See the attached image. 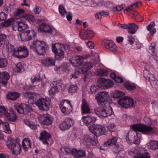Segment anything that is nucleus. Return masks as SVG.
I'll return each instance as SVG.
<instances>
[{"instance_id":"obj_1","label":"nucleus","mask_w":158,"mask_h":158,"mask_svg":"<svg viewBox=\"0 0 158 158\" xmlns=\"http://www.w3.org/2000/svg\"><path fill=\"white\" fill-rule=\"evenodd\" d=\"M8 51L12 52L14 56L18 59L25 58L28 56L29 54L28 49L23 46H19L16 48L10 46Z\"/></svg>"},{"instance_id":"obj_2","label":"nucleus","mask_w":158,"mask_h":158,"mask_svg":"<svg viewBox=\"0 0 158 158\" xmlns=\"http://www.w3.org/2000/svg\"><path fill=\"white\" fill-rule=\"evenodd\" d=\"M99 106L95 108L94 110L96 114L100 117L105 118L113 114L112 108L107 103H102L98 105Z\"/></svg>"},{"instance_id":"obj_3","label":"nucleus","mask_w":158,"mask_h":158,"mask_svg":"<svg viewBox=\"0 0 158 158\" xmlns=\"http://www.w3.org/2000/svg\"><path fill=\"white\" fill-rule=\"evenodd\" d=\"M31 48L37 54L43 55L47 49V45L45 42L39 40H34L30 45Z\"/></svg>"},{"instance_id":"obj_4","label":"nucleus","mask_w":158,"mask_h":158,"mask_svg":"<svg viewBox=\"0 0 158 158\" xmlns=\"http://www.w3.org/2000/svg\"><path fill=\"white\" fill-rule=\"evenodd\" d=\"M6 144L8 148L11 150L12 154L17 155L20 154L21 145L18 139L8 138Z\"/></svg>"},{"instance_id":"obj_5","label":"nucleus","mask_w":158,"mask_h":158,"mask_svg":"<svg viewBox=\"0 0 158 158\" xmlns=\"http://www.w3.org/2000/svg\"><path fill=\"white\" fill-rule=\"evenodd\" d=\"M63 44L58 43L52 44V52L55 54V59L56 60H61L64 56Z\"/></svg>"},{"instance_id":"obj_6","label":"nucleus","mask_w":158,"mask_h":158,"mask_svg":"<svg viewBox=\"0 0 158 158\" xmlns=\"http://www.w3.org/2000/svg\"><path fill=\"white\" fill-rule=\"evenodd\" d=\"M51 100L48 98H40L35 102V104L42 111H47L50 107Z\"/></svg>"},{"instance_id":"obj_7","label":"nucleus","mask_w":158,"mask_h":158,"mask_svg":"<svg viewBox=\"0 0 158 158\" xmlns=\"http://www.w3.org/2000/svg\"><path fill=\"white\" fill-rule=\"evenodd\" d=\"M131 128L135 131H138L147 134L152 133L153 130L152 127L142 124H133L131 126Z\"/></svg>"},{"instance_id":"obj_8","label":"nucleus","mask_w":158,"mask_h":158,"mask_svg":"<svg viewBox=\"0 0 158 158\" xmlns=\"http://www.w3.org/2000/svg\"><path fill=\"white\" fill-rule=\"evenodd\" d=\"M14 107L18 113L23 114H27L32 110L28 105L23 103L15 104Z\"/></svg>"},{"instance_id":"obj_9","label":"nucleus","mask_w":158,"mask_h":158,"mask_svg":"<svg viewBox=\"0 0 158 158\" xmlns=\"http://www.w3.org/2000/svg\"><path fill=\"white\" fill-rule=\"evenodd\" d=\"M135 102L132 98L127 97L121 98L118 101V104L125 108L133 107Z\"/></svg>"},{"instance_id":"obj_10","label":"nucleus","mask_w":158,"mask_h":158,"mask_svg":"<svg viewBox=\"0 0 158 158\" xmlns=\"http://www.w3.org/2000/svg\"><path fill=\"white\" fill-rule=\"evenodd\" d=\"M35 32L33 30L26 31L19 33L17 35L18 39L20 41H28L31 39L32 37H35Z\"/></svg>"},{"instance_id":"obj_11","label":"nucleus","mask_w":158,"mask_h":158,"mask_svg":"<svg viewBox=\"0 0 158 158\" xmlns=\"http://www.w3.org/2000/svg\"><path fill=\"white\" fill-rule=\"evenodd\" d=\"M60 108L62 113L69 115L73 110L72 106L69 101L63 100L59 105Z\"/></svg>"},{"instance_id":"obj_12","label":"nucleus","mask_w":158,"mask_h":158,"mask_svg":"<svg viewBox=\"0 0 158 158\" xmlns=\"http://www.w3.org/2000/svg\"><path fill=\"white\" fill-rule=\"evenodd\" d=\"M128 153L130 155H133V158H150L149 154L148 152L142 153L139 148L136 147L130 150Z\"/></svg>"},{"instance_id":"obj_13","label":"nucleus","mask_w":158,"mask_h":158,"mask_svg":"<svg viewBox=\"0 0 158 158\" xmlns=\"http://www.w3.org/2000/svg\"><path fill=\"white\" fill-rule=\"evenodd\" d=\"M38 119L41 124L48 126L52 124L53 118L51 115L46 114L40 115L38 117Z\"/></svg>"},{"instance_id":"obj_14","label":"nucleus","mask_w":158,"mask_h":158,"mask_svg":"<svg viewBox=\"0 0 158 158\" xmlns=\"http://www.w3.org/2000/svg\"><path fill=\"white\" fill-rule=\"evenodd\" d=\"M98 85L102 88L108 89L114 85L112 81L110 79L100 78L97 81Z\"/></svg>"},{"instance_id":"obj_15","label":"nucleus","mask_w":158,"mask_h":158,"mask_svg":"<svg viewBox=\"0 0 158 158\" xmlns=\"http://www.w3.org/2000/svg\"><path fill=\"white\" fill-rule=\"evenodd\" d=\"M73 120L70 118H67L59 125V127L62 131L69 129L73 124Z\"/></svg>"},{"instance_id":"obj_16","label":"nucleus","mask_w":158,"mask_h":158,"mask_svg":"<svg viewBox=\"0 0 158 158\" xmlns=\"http://www.w3.org/2000/svg\"><path fill=\"white\" fill-rule=\"evenodd\" d=\"M97 118L96 117L93 116H83L80 124L81 125L85 124L87 126L90 124H92L96 120Z\"/></svg>"},{"instance_id":"obj_17","label":"nucleus","mask_w":158,"mask_h":158,"mask_svg":"<svg viewBox=\"0 0 158 158\" xmlns=\"http://www.w3.org/2000/svg\"><path fill=\"white\" fill-rule=\"evenodd\" d=\"M37 29L39 32H44L48 33H51L53 30L52 27L45 23L40 24Z\"/></svg>"},{"instance_id":"obj_18","label":"nucleus","mask_w":158,"mask_h":158,"mask_svg":"<svg viewBox=\"0 0 158 158\" xmlns=\"http://www.w3.org/2000/svg\"><path fill=\"white\" fill-rule=\"evenodd\" d=\"M117 138L116 137H113L111 139H108L100 147L101 149L105 150L106 147L109 146H112L115 145L117 143Z\"/></svg>"},{"instance_id":"obj_19","label":"nucleus","mask_w":158,"mask_h":158,"mask_svg":"<svg viewBox=\"0 0 158 158\" xmlns=\"http://www.w3.org/2000/svg\"><path fill=\"white\" fill-rule=\"evenodd\" d=\"M108 93L106 92H99L96 95V98L98 105L102 104V103H105V101L107 97Z\"/></svg>"},{"instance_id":"obj_20","label":"nucleus","mask_w":158,"mask_h":158,"mask_svg":"<svg viewBox=\"0 0 158 158\" xmlns=\"http://www.w3.org/2000/svg\"><path fill=\"white\" fill-rule=\"evenodd\" d=\"M51 137V135L45 131H43L40 133L39 139L42 141L44 144H48V141Z\"/></svg>"},{"instance_id":"obj_21","label":"nucleus","mask_w":158,"mask_h":158,"mask_svg":"<svg viewBox=\"0 0 158 158\" xmlns=\"http://www.w3.org/2000/svg\"><path fill=\"white\" fill-rule=\"evenodd\" d=\"M94 33L92 30H88L80 33V36L82 40H90L94 36Z\"/></svg>"},{"instance_id":"obj_22","label":"nucleus","mask_w":158,"mask_h":158,"mask_svg":"<svg viewBox=\"0 0 158 158\" xmlns=\"http://www.w3.org/2000/svg\"><path fill=\"white\" fill-rule=\"evenodd\" d=\"M5 117L8 121L13 122L16 121L17 118V115L12 109H10L9 112H7Z\"/></svg>"},{"instance_id":"obj_23","label":"nucleus","mask_w":158,"mask_h":158,"mask_svg":"<svg viewBox=\"0 0 158 158\" xmlns=\"http://www.w3.org/2000/svg\"><path fill=\"white\" fill-rule=\"evenodd\" d=\"M83 60L81 56H73L69 60L72 65L74 67H77L80 64Z\"/></svg>"},{"instance_id":"obj_24","label":"nucleus","mask_w":158,"mask_h":158,"mask_svg":"<svg viewBox=\"0 0 158 158\" xmlns=\"http://www.w3.org/2000/svg\"><path fill=\"white\" fill-rule=\"evenodd\" d=\"M82 114H88L90 112V109L87 102L85 99L82 101V104L81 106Z\"/></svg>"},{"instance_id":"obj_25","label":"nucleus","mask_w":158,"mask_h":158,"mask_svg":"<svg viewBox=\"0 0 158 158\" xmlns=\"http://www.w3.org/2000/svg\"><path fill=\"white\" fill-rule=\"evenodd\" d=\"M10 76L8 73L6 72H1V78L0 82L2 85L6 86L9 80Z\"/></svg>"},{"instance_id":"obj_26","label":"nucleus","mask_w":158,"mask_h":158,"mask_svg":"<svg viewBox=\"0 0 158 158\" xmlns=\"http://www.w3.org/2000/svg\"><path fill=\"white\" fill-rule=\"evenodd\" d=\"M128 32L131 34H134L139 28L138 26L134 23L128 24Z\"/></svg>"},{"instance_id":"obj_27","label":"nucleus","mask_w":158,"mask_h":158,"mask_svg":"<svg viewBox=\"0 0 158 158\" xmlns=\"http://www.w3.org/2000/svg\"><path fill=\"white\" fill-rule=\"evenodd\" d=\"M20 96V93L16 92H10L7 94L6 97L9 100H15L18 98Z\"/></svg>"},{"instance_id":"obj_28","label":"nucleus","mask_w":158,"mask_h":158,"mask_svg":"<svg viewBox=\"0 0 158 158\" xmlns=\"http://www.w3.org/2000/svg\"><path fill=\"white\" fill-rule=\"evenodd\" d=\"M42 63L45 66H53L55 64V59L52 58H48L43 60Z\"/></svg>"},{"instance_id":"obj_29","label":"nucleus","mask_w":158,"mask_h":158,"mask_svg":"<svg viewBox=\"0 0 158 158\" xmlns=\"http://www.w3.org/2000/svg\"><path fill=\"white\" fill-rule=\"evenodd\" d=\"M155 47V44L154 43H152L149 45L148 50L149 53L151 55L156 56H157V51Z\"/></svg>"},{"instance_id":"obj_30","label":"nucleus","mask_w":158,"mask_h":158,"mask_svg":"<svg viewBox=\"0 0 158 158\" xmlns=\"http://www.w3.org/2000/svg\"><path fill=\"white\" fill-rule=\"evenodd\" d=\"M100 127V125L93 124L89 126V129L90 132L94 134H99Z\"/></svg>"},{"instance_id":"obj_31","label":"nucleus","mask_w":158,"mask_h":158,"mask_svg":"<svg viewBox=\"0 0 158 158\" xmlns=\"http://www.w3.org/2000/svg\"><path fill=\"white\" fill-rule=\"evenodd\" d=\"M72 155L76 158L80 157L85 156V152L83 150H79L77 151L76 149H74L72 150Z\"/></svg>"},{"instance_id":"obj_32","label":"nucleus","mask_w":158,"mask_h":158,"mask_svg":"<svg viewBox=\"0 0 158 158\" xmlns=\"http://www.w3.org/2000/svg\"><path fill=\"white\" fill-rule=\"evenodd\" d=\"M20 18L21 19L27 20L31 23H33L35 20L34 17L32 15L30 14H25L21 16Z\"/></svg>"},{"instance_id":"obj_33","label":"nucleus","mask_w":158,"mask_h":158,"mask_svg":"<svg viewBox=\"0 0 158 158\" xmlns=\"http://www.w3.org/2000/svg\"><path fill=\"white\" fill-rule=\"evenodd\" d=\"M16 23V24L18 26V31H21L27 28L28 27V25L22 21H17Z\"/></svg>"},{"instance_id":"obj_34","label":"nucleus","mask_w":158,"mask_h":158,"mask_svg":"<svg viewBox=\"0 0 158 158\" xmlns=\"http://www.w3.org/2000/svg\"><path fill=\"white\" fill-rule=\"evenodd\" d=\"M124 87L128 90L132 91L134 90L136 88V85L129 82H126L124 84Z\"/></svg>"},{"instance_id":"obj_35","label":"nucleus","mask_w":158,"mask_h":158,"mask_svg":"<svg viewBox=\"0 0 158 158\" xmlns=\"http://www.w3.org/2000/svg\"><path fill=\"white\" fill-rule=\"evenodd\" d=\"M16 19L15 18L9 19L4 22L3 25L5 27L10 26L11 25H13L14 24H15L16 23Z\"/></svg>"},{"instance_id":"obj_36","label":"nucleus","mask_w":158,"mask_h":158,"mask_svg":"<svg viewBox=\"0 0 158 158\" xmlns=\"http://www.w3.org/2000/svg\"><path fill=\"white\" fill-rule=\"evenodd\" d=\"M113 42L111 40L105 39L102 41V44L106 49L107 50Z\"/></svg>"},{"instance_id":"obj_37","label":"nucleus","mask_w":158,"mask_h":158,"mask_svg":"<svg viewBox=\"0 0 158 158\" xmlns=\"http://www.w3.org/2000/svg\"><path fill=\"white\" fill-rule=\"evenodd\" d=\"M73 149L70 148L68 146H67L64 147H62L60 149L61 151L65 155L70 154L71 153L72 154Z\"/></svg>"},{"instance_id":"obj_38","label":"nucleus","mask_w":158,"mask_h":158,"mask_svg":"<svg viewBox=\"0 0 158 158\" xmlns=\"http://www.w3.org/2000/svg\"><path fill=\"white\" fill-rule=\"evenodd\" d=\"M157 141L150 140L149 143L148 148L151 149L156 150L157 149Z\"/></svg>"},{"instance_id":"obj_39","label":"nucleus","mask_w":158,"mask_h":158,"mask_svg":"<svg viewBox=\"0 0 158 158\" xmlns=\"http://www.w3.org/2000/svg\"><path fill=\"white\" fill-rule=\"evenodd\" d=\"M92 138L88 135H84L83 139L84 141L85 142L84 143L86 147L88 148H89L90 147L89 145L87 143H89L91 140H92Z\"/></svg>"},{"instance_id":"obj_40","label":"nucleus","mask_w":158,"mask_h":158,"mask_svg":"<svg viewBox=\"0 0 158 158\" xmlns=\"http://www.w3.org/2000/svg\"><path fill=\"white\" fill-rule=\"evenodd\" d=\"M3 128L4 131L6 133L10 134L11 131L10 129L9 125L7 123H3L2 124Z\"/></svg>"},{"instance_id":"obj_41","label":"nucleus","mask_w":158,"mask_h":158,"mask_svg":"<svg viewBox=\"0 0 158 158\" xmlns=\"http://www.w3.org/2000/svg\"><path fill=\"white\" fill-rule=\"evenodd\" d=\"M103 5L107 8L110 9L113 11L114 10L115 5L109 1H106L102 2Z\"/></svg>"},{"instance_id":"obj_42","label":"nucleus","mask_w":158,"mask_h":158,"mask_svg":"<svg viewBox=\"0 0 158 158\" xmlns=\"http://www.w3.org/2000/svg\"><path fill=\"white\" fill-rule=\"evenodd\" d=\"M89 70H80L81 71V73L82 74L84 75V81H85V80L87 78H89L91 76V73L90 71Z\"/></svg>"},{"instance_id":"obj_43","label":"nucleus","mask_w":158,"mask_h":158,"mask_svg":"<svg viewBox=\"0 0 158 158\" xmlns=\"http://www.w3.org/2000/svg\"><path fill=\"white\" fill-rule=\"evenodd\" d=\"M82 68L85 69H90L93 67V64L90 62H85L82 63Z\"/></svg>"},{"instance_id":"obj_44","label":"nucleus","mask_w":158,"mask_h":158,"mask_svg":"<svg viewBox=\"0 0 158 158\" xmlns=\"http://www.w3.org/2000/svg\"><path fill=\"white\" fill-rule=\"evenodd\" d=\"M125 95L124 93L122 91L116 90L114 91L113 95V97L114 98H118L123 96Z\"/></svg>"},{"instance_id":"obj_45","label":"nucleus","mask_w":158,"mask_h":158,"mask_svg":"<svg viewBox=\"0 0 158 158\" xmlns=\"http://www.w3.org/2000/svg\"><path fill=\"white\" fill-rule=\"evenodd\" d=\"M31 79L32 83H34L35 82H39L42 80V79L40 78V74L39 73L36 74L35 76L31 77Z\"/></svg>"},{"instance_id":"obj_46","label":"nucleus","mask_w":158,"mask_h":158,"mask_svg":"<svg viewBox=\"0 0 158 158\" xmlns=\"http://www.w3.org/2000/svg\"><path fill=\"white\" fill-rule=\"evenodd\" d=\"M118 47L114 42L113 43L111 46L107 50L113 53H115L117 50Z\"/></svg>"},{"instance_id":"obj_47","label":"nucleus","mask_w":158,"mask_h":158,"mask_svg":"<svg viewBox=\"0 0 158 158\" xmlns=\"http://www.w3.org/2000/svg\"><path fill=\"white\" fill-rule=\"evenodd\" d=\"M58 92V88L56 86L52 87L49 90V94L54 96Z\"/></svg>"},{"instance_id":"obj_48","label":"nucleus","mask_w":158,"mask_h":158,"mask_svg":"<svg viewBox=\"0 0 158 158\" xmlns=\"http://www.w3.org/2000/svg\"><path fill=\"white\" fill-rule=\"evenodd\" d=\"M97 75L99 76H106L108 74L107 70H98Z\"/></svg>"},{"instance_id":"obj_49","label":"nucleus","mask_w":158,"mask_h":158,"mask_svg":"<svg viewBox=\"0 0 158 158\" xmlns=\"http://www.w3.org/2000/svg\"><path fill=\"white\" fill-rule=\"evenodd\" d=\"M7 111V109L4 106H0V117L2 116H5Z\"/></svg>"},{"instance_id":"obj_50","label":"nucleus","mask_w":158,"mask_h":158,"mask_svg":"<svg viewBox=\"0 0 158 158\" xmlns=\"http://www.w3.org/2000/svg\"><path fill=\"white\" fill-rule=\"evenodd\" d=\"M6 39V36L4 34L0 33V47L4 44Z\"/></svg>"},{"instance_id":"obj_51","label":"nucleus","mask_w":158,"mask_h":158,"mask_svg":"<svg viewBox=\"0 0 158 158\" xmlns=\"http://www.w3.org/2000/svg\"><path fill=\"white\" fill-rule=\"evenodd\" d=\"M59 11L60 14L62 16L65 15L66 13V11L64 7L62 5H60L59 6Z\"/></svg>"},{"instance_id":"obj_52","label":"nucleus","mask_w":158,"mask_h":158,"mask_svg":"<svg viewBox=\"0 0 158 158\" xmlns=\"http://www.w3.org/2000/svg\"><path fill=\"white\" fill-rule=\"evenodd\" d=\"M125 7V5L124 4H122L118 5L116 6L115 5L114 7V10H113L114 11H120L121 10Z\"/></svg>"},{"instance_id":"obj_53","label":"nucleus","mask_w":158,"mask_h":158,"mask_svg":"<svg viewBox=\"0 0 158 158\" xmlns=\"http://www.w3.org/2000/svg\"><path fill=\"white\" fill-rule=\"evenodd\" d=\"M77 88V86L76 84H75V85H72L70 86L69 89V91L70 93H74L75 92Z\"/></svg>"},{"instance_id":"obj_54","label":"nucleus","mask_w":158,"mask_h":158,"mask_svg":"<svg viewBox=\"0 0 158 158\" xmlns=\"http://www.w3.org/2000/svg\"><path fill=\"white\" fill-rule=\"evenodd\" d=\"M134 46L135 49H139L142 47V44L139 41H135L134 44Z\"/></svg>"},{"instance_id":"obj_55","label":"nucleus","mask_w":158,"mask_h":158,"mask_svg":"<svg viewBox=\"0 0 158 158\" xmlns=\"http://www.w3.org/2000/svg\"><path fill=\"white\" fill-rule=\"evenodd\" d=\"M151 104L153 109L156 110L158 109V100L153 101Z\"/></svg>"},{"instance_id":"obj_56","label":"nucleus","mask_w":158,"mask_h":158,"mask_svg":"<svg viewBox=\"0 0 158 158\" xmlns=\"http://www.w3.org/2000/svg\"><path fill=\"white\" fill-rule=\"evenodd\" d=\"M24 10L22 9H17L14 12V14L15 16H18L24 13Z\"/></svg>"},{"instance_id":"obj_57","label":"nucleus","mask_w":158,"mask_h":158,"mask_svg":"<svg viewBox=\"0 0 158 158\" xmlns=\"http://www.w3.org/2000/svg\"><path fill=\"white\" fill-rule=\"evenodd\" d=\"M90 89V92L93 94L95 93L98 89L97 86L95 85H92L91 86Z\"/></svg>"},{"instance_id":"obj_58","label":"nucleus","mask_w":158,"mask_h":158,"mask_svg":"<svg viewBox=\"0 0 158 158\" xmlns=\"http://www.w3.org/2000/svg\"><path fill=\"white\" fill-rule=\"evenodd\" d=\"M108 130L110 132L114 131L115 129V126L114 124H110L107 127Z\"/></svg>"},{"instance_id":"obj_59","label":"nucleus","mask_w":158,"mask_h":158,"mask_svg":"<svg viewBox=\"0 0 158 158\" xmlns=\"http://www.w3.org/2000/svg\"><path fill=\"white\" fill-rule=\"evenodd\" d=\"M7 15L4 12H2L0 13V19L1 21L6 20L7 18Z\"/></svg>"},{"instance_id":"obj_60","label":"nucleus","mask_w":158,"mask_h":158,"mask_svg":"<svg viewBox=\"0 0 158 158\" xmlns=\"http://www.w3.org/2000/svg\"><path fill=\"white\" fill-rule=\"evenodd\" d=\"M33 11L35 14H39L41 12V8L40 7L35 6Z\"/></svg>"},{"instance_id":"obj_61","label":"nucleus","mask_w":158,"mask_h":158,"mask_svg":"<svg viewBox=\"0 0 158 158\" xmlns=\"http://www.w3.org/2000/svg\"><path fill=\"white\" fill-rule=\"evenodd\" d=\"M134 136L133 143L136 145H138L140 143V138L137 136H135L134 135Z\"/></svg>"},{"instance_id":"obj_62","label":"nucleus","mask_w":158,"mask_h":158,"mask_svg":"<svg viewBox=\"0 0 158 158\" xmlns=\"http://www.w3.org/2000/svg\"><path fill=\"white\" fill-rule=\"evenodd\" d=\"M98 143V141L97 139L94 138H92V140L90 141V143L93 146H95Z\"/></svg>"},{"instance_id":"obj_63","label":"nucleus","mask_w":158,"mask_h":158,"mask_svg":"<svg viewBox=\"0 0 158 158\" xmlns=\"http://www.w3.org/2000/svg\"><path fill=\"white\" fill-rule=\"evenodd\" d=\"M27 125L32 129L35 130L37 128V126L31 122H29Z\"/></svg>"},{"instance_id":"obj_64","label":"nucleus","mask_w":158,"mask_h":158,"mask_svg":"<svg viewBox=\"0 0 158 158\" xmlns=\"http://www.w3.org/2000/svg\"><path fill=\"white\" fill-rule=\"evenodd\" d=\"M143 73L144 77L146 79L151 74L148 70H144Z\"/></svg>"}]
</instances>
